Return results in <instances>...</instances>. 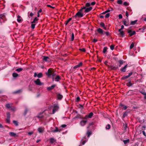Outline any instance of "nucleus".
<instances>
[{"mask_svg": "<svg viewBox=\"0 0 146 146\" xmlns=\"http://www.w3.org/2000/svg\"><path fill=\"white\" fill-rule=\"evenodd\" d=\"M6 107L7 108H11V106L10 104H7L6 105Z\"/></svg>", "mask_w": 146, "mask_h": 146, "instance_id": "nucleus-35", "label": "nucleus"}, {"mask_svg": "<svg viewBox=\"0 0 146 146\" xmlns=\"http://www.w3.org/2000/svg\"><path fill=\"white\" fill-rule=\"evenodd\" d=\"M63 96L62 95L59 94L57 95V98L58 99L61 100Z\"/></svg>", "mask_w": 146, "mask_h": 146, "instance_id": "nucleus-22", "label": "nucleus"}, {"mask_svg": "<svg viewBox=\"0 0 146 146\" xmlns=\"http://www.w3.org/2000/svg\"><path fill=\"white\" fill-rule=\"evenodd\" d=\"M123 5H124L127 6L128 5H129V4L128 3H127L126 2H125L123 3Z\"/></svg>", "mask_w": 146, "mask_h": 146, "instance_id": "nucleus-44", "label": "nucleus"}, {"mask_svg": "<svg viewBox=\"0 0 146 146\" xmlns=\"http://www.w3.org/2000/svg\"><path fill=\"white\" fill-rule=\"evenodd\" d=\"M127 67V65L126 64L123 68L121 69V71L123 72H125L126 70V68Z\"/></svg>", "mask_w": 146, "mask_h": 146, "instance_id": "nucleus-14", "label": "nucleus"}, {"mask_svg": "<svg viewBox=\"0 0 146 146\" xmlns=\"http://www.w3.org/2000/svg\"><path fill=\"white\" fill-rule=\"evenodd\" d=\"M7 122L8 123H9L10 122V118L7 117L6 119Z\"/></svg>", "mask_w": 146, "mask_h": 146, "instance_id": "nucleus-46", "label": "nucleus"}, {"mask_svg": "<svg viewBox=\"0 0 146 146\" xmlns=\"http://www.w3.org/2000/svg\"><path fill=\"white\" fill-rule=\"evenodd\" d=\"M80 50L82 51L85 52L86 51V50L84 48H82L80 49Z\"/></svg>", "mask_w": 146, "mask_h": 146, "instance_id": "nucleus-49", "label": "nucleus"}, {"mask_svg": "<svg viewBox=\"0 0 146 146\" xmlns=\"http://www.w3.org/2000/svg\"><path fill=\"white\" fill-rule=\"evenodd\" d=\"M129 76L128 75L127 76H124L123 77V79H126V78H129Z\"/></svg>", "mask_w": 146, "mask_h": 146, "instance_id": "nucleus-56", "label": "nucleus"}, {"mask_svg": "<svg viewBox=\"0 0 146 146\" xmlns=\"http://www.w3.org/2000/svg\"><path fill=\"white\" fill-rule=\"evenodd\" d=\"M96 4V3L95 2H93L91 4H90V5H95Z\"/></svg>", "mask_w": 146, "mask_h": 146, "instance_id": "nucleus-62", "label": "nucleus"}, {"mask_svg": "<svg viewBox=\"0 0 146 146\" xmlns=\"http://www.w3.org/2000/svg\"><path fill=\"white\" fill-rule=\"evenodd\" d=\"M17 21L19 23H21L23 20L22 18L19 15H18L17 17Z\"/></svg>", "mask_w": 146, "mask_h": 146, "instance_id": "nucleus-12", "label": "nucleus"}, {"mask_svg": "<svg viewBox=\"0 0 146 146\" xmlns=\"http://www.w3.org/2000/svg\"><path fill=\"white\" fill-rule=\"evenodd\" d=\"M50 142L52 144L55 142L56 141L54 138L52 137L50 138Z\"/></svg>", "mask_w": 146, "mask_h": 146, "instance_id": "nucleus-16", "label": "nucleus"}, {"mask_svg": "<svg viewBox=\"0 0 146 146\" xmlns=\"http://www.w3.org/2000/svg\"><path fill=\"white\" fill-rule=\"evenodd\" d=\"M93 115V113L92 112H91L88 115H86L84 117L85 119H87L88 118H91Z\"/></svg>", "mask_w": 146, "mask_h": 146, "instance_id": "nucleus-7", "label": "nucleus"}, {"mask_svg": "<svg viewBox=\"0 0 146 146\" xmlns=\"http://www.w3.org/2000/svg\"><path fill=\"white\" fill-rule=\"evenodd\" d=\"M66 126V125L65 124H63L61 125V127L63 128H64Z\"/></svg>", "mask_w": 146, "mask_h": 146, "instance_id": "nucleus-63", "label": "nucleus"}, {"mask_svg": "<svg viewBox=\"0 0 146 146\" xmlns=\"http://www.w3.org/2000/svg\"><path fill=\"white\" fill-rule=\"evenodd\" d=\"M120 34L122 36H123L124 35V33L123 31H122V32H121L120 33Z\"/></svg>", "mask_w": 146, "mask_h": 146, "instance_id": "nucleus-64", "label": "nucleus"}, {"mask_svg": "<svg viewBox=\"0 0 146 146\" xmlns=\"http://www.w3.org/2000/svg\"><path fill=\"white\" fill-rule=\"evenodd\" d=\"M122 3V1L121 0H119L117 1V3L119 4H121Z\"/></svg>", "mask_w": 146, "mask_h": 146, "instance_id": "nucleus-34", "label": "nucleus"}, {"mask_svg": "<svg viewBox=\"0 0 146 146\" xmlns=\"http://www.w3.org/2000/svg\"><path fill=\"white\" fill-rule=\"evenodd\" d=\"M51 109H52V113L54 114L57 111L59 108L58 106L57 105H54L53 106L50 107Z\"/></svg>", "mask_w": 146, "mask_h": 146, "instance_id": "nucleus-5", "label": "nucleus"}, {"mask_svg": "<svg viewBox=\"0 0 146 146\" xmlns=\"http://www.w3.org/2000/svg\"><path fill=\"white\" fill-rule=\"evenodd\" d=\"M18 76V74L16 73H13V76L14 78L17 77Z\"/></svg>", "mask_w": 146, "mask_h": 146, "instance_id": "nucleus-25", "label": "nucleus"}, {"mask_svg": "<svg viewBox=\"0 0 146 146\" xmlns=\"http://www.w3.org/2000/svg\"><path fill=\"white\" fill-rule=\"evenodd\" d=\"M80 100V98L79 97H77L76 98V101L77 102H78Z\"/></svg>", "mask_w": 146, "mask_h": 146, "instance_id": "nucleus-55", "label": "nucleus"}, {"mask_svg": "<svg viewBox=\"0 0 146 146\" xmlns=\"http://www.w3.org/2000/svg\"><path fill=\"white\" fill-rule=\"evenodd\" d=\"M119 18V19H121L122 18V16L121 14H119L118 16Z\"/></svg>", "mask_w": 146, "mask_h": 146, "instance_id": "nucleus-57", "label": "nucleus"}, {"mask_svg": "<svg viewBox=\"0 0 146 146\" xmlns=\"http://www.w3.org/2000/svg\"><path fill=\"white\" fill-rule=\"evenodd\" d=\"M50 114V113L48 111L45 110L42 113H40L37 117L38 118H42L44 117L45 115V116L46 117H47L49 116Z\"/></svg>", "mask_w": 146, "mask_h": 146, "instance_id": "nucleus-1", "label": "nucleus"}, {"mask_svg": "<svg viewBox=\"0 0 146 146\" xmlns=\"http://www.w3.org/2000/svg\"><path fill=\"white\" fill-rule=\"evenodd\" d=\"M74 38V33H72L71 37V40L73 41Z\"/></svg>", "mask_w": 146, "mask_h": 146, "instance_id": "nucleus-40", "label": "nucleus"}, {"mask_svg": "<svg viewBox=\"0 0 146 146\" xmlns=\"http://www.w3.org/2000/svg\"><path fill=\"white\" fill-rule=\"evenodd\" d=\"M123 24L125 26H128L129 25V23L125 21H123Z\"/></svg>", "mask_w": 146, "mask_h": 146, "instance_id": "nucleus-21", "label": "nucleus"}, {"mask_svg": "<svg viewBox=\"0 0 146 146\" xmlns=\"http://www.w3.org/2000/svg\"><path fill=\"white\" fill-rule=\"evenodd\" d=\"M87 133L88 134V137H89L90 136L91 134V131H88L87 132Z\"/></svg>", "mask_w": 146, "mask_h": 146, "instance_id": "nucleus-33", "label": "nucleus"}, {"mask_svg": "<svg viewBox=\"0 0 146 146\" xmlns=\"http://www.w3.org/2000/svg\"><path fill=\"white\" fill-rule=\"evenodd\" d=\"M110 48L111 50H113L114 49V46L113 45H111L110 46Z\"/></svg>", "mask_w": 146, "mask_h": 146, "instance_id": "nucleus-48", "label": "nucleus"}, {"mask_svg": "<svg viewBox=\"0 0 146 146\" xmlns=\"http://www.w3.org/2000/svg\"><path fill=\"white\" fill-rule=\"evenodd\" d=\"M13 123L16 126H17L18 125V123L17 121H13Z\"/></svg>", "mask_w": 146, "mask_h": 146, "instance_id": "nucleus-32", "label": "nucleus"}, {"mask_svg": "<svg viewBox=\"0 0 146 146\" xmlns=\"http://www.w3.org/2000/svg\"><path fill=\"white\" fill-rule=\"evenodd\" d=\"M134 46V44L133 43H132L131 44V45H130V49H132V48H133Z\"/></svg>", "mask_w": 146, "mask_h": 146, "instance_id": "nucleus-38", "label": "nucleus"}, {"mask_svg": "<svg viewBox=\"0 0 146 146\" xmlns=\"http://www.w3.org/2000/svg\"><path fill=\"white\" fill-rule=\"evenodd\" d=\"M7 117L10 118V114L9 112H8L7 113Z\"/></svg>", "mask_w": 146, "mask_h": 146, "instance_id": "nucleus-50", "label": "nucleus"}, {"mask_svg": "<svg viewBox=\"0 0 146 146\" xmlns=\"http://www.w3.org/2000/svg\"><path fill=\"white\" fill-rule=\"evenodd\" d=\"M119 63L121 64H123L124 63V61L122 60H120L119 62Z\"/></svg>", "mask_w": 146, "mask_h": 146, "instance_id": "nucleus-45", "label": "nucleus"}, {"mask_svg": "<svg viewBox=\"0 0 146 146\" xmlns=\"http://www.w3.org/2000/svg\"><path fill=\"white\" fill-rule=\"evenodd\" d=\"M46 74L47 76L49 77H50L51 76H52L53 79H54L53 76L55 74L53 73V71L50 69L48 70V72L46 73Z\"/></svg>", "mask_w": 146, "mask_h": 146, "instance_id": "nucleus-4", "label": "nucleus"}, {"mask_svg": "<svg viewBox=\"0 0 146 146\" xmlns=\"http://www.w3.org/2000/svg\"><path fill=\"white\" fill-rule=\"evenodd\" d=\"M47 6L48 7L51 8L52 9H54V7H52L50 5H47Z\"/></svg>", "mask_w": 146, "mask_h": 146, "instance_id": "nucleus-61", "label": "nucleus"}, {"mask_svg": "<svg viewBox=\"0 0 146 146\" xmlns=\"http://www.w3.org/2000/svg\"><path fill=\"white\" fill-rule=\"evenodd\" d=\"M42 60L45 62H47L49 61V58L48 56H44Z\"/></svg>", "mask_w": 146, "mask_h": 146, "instance_id": "nucleus-13", "label": "nucleus"}, {"mask_svg": "<svg viewBox=\"0 0 146 146\" xmlns=\"http://www.w3.org/2000/svg\"><path fill=\"white\" fill-rule=\"evenodd\" d=\"M38 131L40 133H41L43 132L44 130V129L43 128H42L41 127H39L37 129Z\"/></svg>", "mask_w": 146, "mask_h": 146, "instance_id": "nucleus-18", "label": "nucleus"}, {"mask_svg": "<svg viewBox=\"0 0 146 146\" xmlns=\"http://www.w3.org/2000/svg\"><path fill=\"white\" fill-rule=\"evenodd\" d=\"M128 112H125V113H124L123 115V117H125L127 115Z\"/></svg>", "mask_w": 146, "mask_h": 146, "instance_id": "nucleus-39", "label": "nucleus"}, {"mask_svg": "<svg viewBox=\"0 0 146 146\" xmlns=\"http://www.w3.org/2000/svg\"><path fill=\"white\" fill-rule=\"evenodd\" d=\"M62 130L61 129H58L57 127H55V129L54 130H52L51 132H60Z\"/></svg>", "mask_w": 146, "mask_h": 146, "instance_id": "nucleus-9", "label": "nucleus"}, {"mask_svg": "<svg viewBox=\"0 0 146 146\" xmlns=\"http://www.w3.org/2000/svg\"><path fill=\"white\" fill-rule=\"evenodd\" d=\"M90 3H87L86 4V6L82 8V9H85V10L84 11V13H88L92 9V8L91 7L87 8V7H90Z\"/></svg>", "mask_w": 146, "mask_h": 146, "instance_id": "nucleus-2", "label": "nucleus"}, {"mask_svg": "<svg viewBox=\"0 0 146 146\" xmlns=\"http://www.w3.org/2000/svg\"><path fill=\"white\" fill-rule=\"evenodd\" d=\"M23 70V69L21 68H17L16 70V71L18 72H20L22 71Z\"/></svg>", "mask_w": 146, "mask_h": 146, "instance_id": "nucleus-30", "label": "nucleus"}, {"mask_svg": "<svg viewBox=\"0 0 146 146\" xmlns=\"http://www.w3.org/2000/svg\"><path fill=\"white\" fill-rule=\"evenodd\" d=\"M82 63L81 62H80L78 64L76 65V66L74 67L73 68L74 69H76L81 66L82 65Z\"/></svg>", "mask_w": 146, "mask_h": 146, "instance_id": "nucleus-15", "label": "nucleus"}, {"mask_svg": "<svg viewBox=\"0 0 146 146\" xmlns=\"http://www.w3.org/2000/svg\"><path fill=\"white\" fill-rule=\"evenodd\" d=\"M9 135L11 136L12 137H16L17 136V135L16 133L14 132H11L9 133Z\"/></svg>", "mask_w": 146, "mask_h": 146, "instance_id": "nucleus-17", "label": "nucleus"}, {"mask_svg": "<svg viewBox=\"0 0 146 146\" xmlns=\"http://www.w3.org/2000/svg\"><path fill=\"white\" fill-rule=\"evenodd\" d=\"M34 82L36 85H38L40 86L42 84V83L38 79H37L36 80H35Z\"/></svg>", "mask_w": 146, "mask_h": 146, "instance_id": "nucleus-6", "label": "nucleus"}, {"mask_svg": "<svg viewBox=\"0 0 146 146\" xmlns=\"http://www.w3.org/2000/svg\"><path fill=\"white\" fill-rule=\"evenodd\" d=\"M110 15V14L109 13H108L106 14L105 15V17L106 18H108V17H109Z\"/></svg>", "mask_w": 146, "mask_h": 146, "instance_id": "nucleus-37", "label": "nucleus"}, {"mask_svg": "<svg viewBox=\"0 0 146 146\" xmlns=\"http://www.w3.org/2000/svg\"><path fill=\"white\" fill-rule=\"evenodd\" d=\"M120 106L124 110H125L127 108V107L126 106L123 105H121Z\"/></svg>", "mask_w": 146, "mask_h": 146, "instance_id": "nucleus-27", "label": "nucleus"}, {"mask_svg": "<svg viewBox=\"0 0 146 146\" xmlns=\"http://www.w3.org/2000/svg\"><path fill=\"white\" fill-rule=\"evenodd\" d=\"M82 9H81L79 11L77 12L76 15L74 16V17L75 18H81L83 16V13L82 12Z\"/></svg>", "mask_w": 146, "mask_h": 146, "instance_id": "nucleus-3", "label": "nucleus"}, {"mask_svg": "<svg viewBox=\"0 0 146 146\" xmlns=\"http://www.w3.org/2000/svg\"><path fill=\"white\" fill-rule=\"evenodd\" d=\"M123 142L125 144H126L129 142V139H127L126 140H124L123 141Z\"/></svg>", "mask_w": 146, "mask_h": 146, "instance_id": "nucleus-31", "label": "nucleus"}, {"mask_svg": "<svg viewBox=\"0 0 146 146\" xmlns=\"http://www.w3.org/2000/svg\"><path fill=\"white\" fill-rule=\"evenodd\" d=\"M88 140H86L85 141H83L82 142V145H84L85 143Z\"/></svg>", "mask_w": 146, "mask_h": 146, "instance_id": "nucleus-60", "label": "nucleus"}, {"mask_svg": "<svg viewBox=\"0 0 146 146\" xmlns=\"http://www.w3.org/2000/svg\"><path fill=\"white\" fill-rule=\"evenodd\" d=\"M110 11V10H108L106 11H105L104 12L103 14H105L106 13H107L108 12H109Z\"/></svg>", "mask_w": 146, "mask_h": 146, "instance_id": "nucleus-52", "label": "nucleus"}, {"mask_svg": "<svg viewBox=\"0 0 146 146\" xmlns=\"http://www.w3.org/2000/svg\"><path fill=\"white\" fill-rule=\"evenodd\" d=\"M88 140H86L85 141H83L82 142V145H84L85 143Z\"/></svg>", "mask_w": 146, "mask_h": 146, "instance_id": "nucleus-59", "label": "nucleus"}, {"mask_svg": "<svg viewBox=\"0 0 146 146\" xmlns=\"http://www.w3.org/2000/svg\"><path fill=\"white\" fill-rule=\"evenodd\" d=\"M128 33H129L130 35V36L133 35L135 34V31H133L131 30H129Z\"/></svg>", "mask_w": 146, "mask_h": 146, "instance_id": "nucleus-8", "label": "nucleus"}, {"mask_svg": "<svg viewBox=\"0 0 146 146\" xmlns=\"http://www.w3.org/2000/svg\"><path fill=\"white\" fill-rule=\"evenodd\" d=\"M72 18H70L69 19L66 21V22L65 23V25H66L68 23L72 20Z\"/></svg>", "mask_w": 146, "mask_h": 146, "instance_id": "nucleus-26", "label": "nucleus"}, {"mask_svg": "<svg viewBox=\"0 0 146 146\" xmlns=\"http://www.w3.org/2000/svg\"><path fill=\"white\" fill-rule=\"evenodd\" d=\"M145 27H143L142 28L140 29V30H142V32H144V30L145 29Z\"/></svg>", "mask_w": 146, "mask_h": 146, "instance_id": "nucleus-58", "label": "nucleus"}, {"mask_svg": "<svg viewBox=\"0 0 146 146\" xmlns=\"http://www.w3.org/2000/svg\"><path fill=\"white\" fill-rule=\"evenodd\" d=\"M87 120H82L80 122V124L81 126H84L87 123Z\"/></svg>", "mask_w": 146, "mask_h": 146, "instance_id": "nucleus-10", "label": "nucleus"}, {"mask_svg": "<svg viewBox=\"0 0 146 146\" xmlns=\"http://www.w3.org/2000/svg\"><path fill=\"white\" fill-rule=\"evenodd\" d=\"M110 125L109 124H108V125H107L106 126V129H109L110 128Z\"/></svg>", "mask_w": 146, "mask_h": 146, "instance_id": "nucleus-41", "label": "nucleus"}, {"mask_svg": "<svg viewBox=\"0 0 146 146\" xmlns=\"http://www.w3.org/2000/svg\"><path fill=\"white\" fill-rule=\"evenodd\" d=\"M38 19L36 17L34 19L33 21L31 22V23H36L37 22Z\"/></svg>", "mask_w": 146, "mask_h": 146, "instance_id": "nucleus-19", "label": "nucleus"}, {"mask_svg": "<svg viewBox=\"0 0 146 146\" xmlns=\"http://www.w3.org/2000/svg\"><path fill=\"white\" fill-rule=\"evenodd\" d=\"M60 79V78L59 76H57L55 78L54 80L56 81H58Z\"/></svg>", "mask_w": 146, "mask_h": 146, "instance_id": "nucleus-23", "label": "nucleus"}, {"mask_svg": "<svg viewBox=\"0 0 146 146\" xmlns=\"http://www.w3.org/2000/svg\"><path fill=\"white\" fill-rule=\"evenodd\" d=\"M4 14H1L0 15V19H2V18L4 17Z\"/></svg>", "mask_w": 146, "mask_h": 146, "instance_id": "nucleus-53", "label": "nucleus"}, {"mask_svg": "<svg viewBox=\"0 0 146 146\" xmlns=\"http://www.w3.org/2000/svg\"><path fill=\"white\" fill-rule=\"evenodd\" d=\"M107 48L106 47H105L104 48L103 50V52L105 53L107 51Z\"/></svg>", "mask_w": 146, "mask_h": 146, "instance_id": "nucleus-29", "label": "nucleus"}, {"mask_svg": "<svg viewBox=\"0 0 146 146\" xmlns=\"http://www.w3.org/2000/svg\"><path fill=\"white\" fill-rule=\"evenodd\" d=\"M100 25L101 27H104L105 26V24L103 22L101 23H100Z\"/></svg>", "mask_w": 146, "mask_h": 146, "instance_id": "nucleus-43", "label": "nucleus"}, {"mask_svg": "<svg viewBox=\"0 0 146 146\" xmlns=\"http://www.w3.org/2000/svg\"><path fill=\"white\" fill-rule=\"evenodd\" d=\"M28 111V109L27 108H26L25 109V112H24V113L25 115L26 114V113H27Z\"/></svg>", "mask_w": 146, "mask_h": 146, "instance_id": "nucleus-51", "label": "nucleus"}, {"mask_svg": "<svg viewBox=\"0 0 146 146\" xmlns=\"http://www.w3.org/2000/svg\"><path fill=\"white\" fill-rule=\"evenodd\" d=\"M137 20H136L133 21H131V25H135L137 22Z\"/></svg>", "mask_w": 146, "mask_h": 146, "instance_id": "nucleus-28", "label": "nucleus"}, {"mask_svg": "<svg viewBox=\"0 0 146 146\" xmlns=\"http://www.w3.org/2000/svg\"><path fill=\"white\" fill-rule=\"evenodd\" d=\"M11 110L12 111H14L16 110L17 109L15 107H13L11 109Z\"/></svg>", "mask_w": 146, "mask_h": 146, "instance_id": "nucleus-42", "label": "nucleus"}, {"mask_svg": "<svg viewBox=\"0 0 146 146\" xmlns=\"http://www.w3.org/2000/svg\"><path fill=\"white\" fill-rule=\"evenodd\" d=\"M35 24L34 23H32L31 25V27L32 29H34L35 28Z\"/></svg>", "mask_w": 146, "mask_h": 146, "instance_id": "nucleus-36", "label": "nucleus"}, {"mask_svg": "<svg viewBox=\"0 0 146 146\" xmlns=\"http://www.w3.org/2000/svg\"><path fill=\"white\" fill-rule=\"evenodd\" d=\"M98 31L99 33L103 34V31L101 29L99 28L97 30Z\"/></svg>", "mask_w": 146, "mask_h": 146, "instance_id": "nucleus-20", "label": "nucleus"}, {"mask_svg": "<svg viewBox=\"0 0 146 146\" xmlns=\"http://www.w3.org/2000/svg\"><path fill=\"white\" fill-rule=\"evenodd\" d=\"M43 76V75L42 73L40 72L37 75V77L38 78H40Z\"/></svg>", "mask_w": 146, "mask_h": 146, "instance_id": "nucleus-24", "label": "nucleus"}, {"mask_svg": "<svg viewBox=\"0 0 146 146\" xmlns=\"http://www.w3.org/2000/svg\"><path fill=\"white\" fill-rule=\"evenodd\" d=\"M56 86V85H53L50 87L47 88V89L48 90L50 91L53 89Z\"/></svg>", "mask_w": 146, "mask_h": 146, "instance_id": "nucleus-11", "label": "nucleus"}, {"mask_svg": "<svg viewBox=\"0 0 146 146\" xmlns=\"http://www.w3.org/2000/svg\"><path fill=\"white\" fill-rule=\"evenodd\" d=\"M34 133V132L33 131H31L28 132V135H32L33 133Z\"/></svg>", "mask_w": 146, "mask_h": 146, "instance_id": "nucleus-47", "label": "nucleus"}, {"mask_svg": "<svg viewBox=\"0 0 146 146\" xmlns=\"http://www.w3.org/2000/svg\"><path fill=\"white\" fill-rule=\"evenodd\" d=\"M21 92V90H17V91H16V92H14V93H19Z\"/></svg>", "mask_w": 146, "mask_h": 146, "instance_id": "nucleus-54", "label": "nucleus"}]
</instances>
